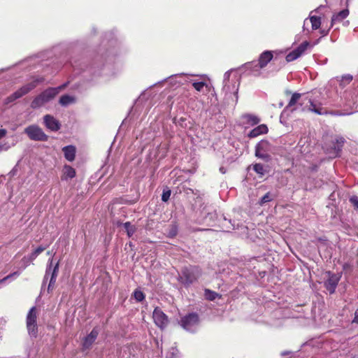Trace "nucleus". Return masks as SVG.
Instances as JSON below:
<instances>
[{
	"label": "nucleus",
	"mask_w": 358,
	"mask_h": 358,
	"mask_svg": "<svg viewBox=\"0 0 358 358\" xmlns=\"http://www.w3.org/2000/svg\"><path fill=\"white\" fill-rule=\"evenodd\" d=\"M243 118L245 120V123L251 126L256 125L260 122V119L257 116L251 114L244 115Z\"/></svg>",
	"instance_id": "obj_24"
},
{
	"label": "nucleus",
	"mask_w": 358,
	"mask_h": 358,
	"mask_svg": "<svg viewBox=\"0 0 358 358\" xmlns=\"http://www.w3.org/2000/svg\"><path fill=\"white\" fill-rule=\"evenodd\" d=\"M201 275V270L199 266H189L182 269L178 280L185 286L188 287L196 281Z\"/></svg>",
	"instance_id": "obj_2"
},
{
	"label": "nucleus",
	"mask_w": 358,
	"mask_h": 358,
	"mask_svg": "<svg viewBox=\"0 0 358 358\" xmlns=\"http://www.w3.org/2000/svg\"><path fill=\"white\" fill-rule=\"evenodd\" d=\"M38 257V255H36L34 251L30 254L29 257L27 259L26 257H24L22 261L24 262V265L22 268V269H24L28 265L29 262H31L34 260Z\"/></svg>",
	"instance_id": "obj_30"
},
{
	"label": "nucleus",
	"mask_w": 358,
	"mask_h": 358,
	"mask_svg": "<svg viewBox=\"0 0 358 358\" xmlns=\"http://www.w3.org/2000/svg\"><path fill=\"white\" fill-rule=\"evenodd\" d=\"M345 24H349V21H346V22H345Z\"/></svg>",
	"instance_id": "obj_46"
},
{
	"label": "nucleus",
	"mask_w": 358,
	"mask_h": 358,
	"mask_svg": "<svg viewBox=\"0 0 358 358\" xmlns=\"http://www.w3.org/2000/svg\"><path fill=\"white\" fill-rule=\"evenodd\" d=\"M192 86L194 88L198 91L201 92L204 87L207 86L206 83L205 82L201 81V82H192Z\"/></svg>",
	"instance_id": "obj_31"
},
{
	"label": "nucleus",
	"mask_w": 358,
	"mask_h": 358,
	"mask_svg": "<svg viewBox=\"0 0 358 358\" xmlns=\"http://www.w3.org/2000/svg\"><path fill=\"white\" fill-rule=\"evenodd\" d=\"M7 134V131L5 129H0V139L5 137Z\"/></svg>",
	"instance_id": "obj_42"
},
{
	"label": "nucleus",
	"mask_w": 358,
	"mask_h": 358,
	"mask_svg": "<svg viewBox=\"0 0 358 358\" xmlns=\"http://www.w3.org/2000/svg\"><path fill=\"white\" fill-rule=\"evenodd\" d=\"M21 272L19 271L13 272L6 277L3 278L0 280V289L3 288L4 286L8 285L11 281L16 279L20 275Z\"/></svg>",
	"instance_id": "obj_22"
},
{
	"label": "nucleus",
	"mask_w": 358,
	"mask_h": 358,
	"mask_svg": "<svg viewBox=\"0 0 358 358\" xmlns=\"http://www.w3.org/2000/svg\"><path fill=\"white\" fill-rule=\"evenodd\" d=\"M270 143L268 141L262 140L255 146V156L264 161L268 162L271 159Z\"/></svg>",
	"instance_id": "obj_9"
},
{
	"label": "nucleus",
	"mask_w": 358,
	"mask_h": 358,
	"mask_svg": "<svg viewBox=\"0 0 358 358\" xmlns=\"http://www.w3.org/2000/svg\"><path fill=\"white\" fill-rule=\"evenodd\" d=\"M199 324L198 314L195 313H189L181 318L180 325L187 331L194 332L197 329Z\"/></svg>",
	"instance_id": "obj_6"
},
{
	"label": "nucleus",
	"mask_w": 358,
	"mask_h": 358,
	"mask_svg": "<svg viewBox=\"0 0 358 358\" xmlns=\"http://www.w3.org/2000/svg\"><path fill=\"white\" fill-rule=\"evenodd\" d=\"M301 96V94L296 93V92L294 93L285 109H287L288 107H291V106L295 105L298 102V101L299 100Z\"/></svg>",
	"instance_id": "obj_29"
},
{
	"label": "nucleus",
	"mask_w": 358,
	"mask_h": 358,
	"mask_svg": "<svg viewBox=\"0 0 358 358\" xmlns=\"http://www.w3.org/2000/svg\"><path fill=\"white\" fill-rule=\"evenodd\" d=\"M171 196V190L166 189L164 190L162 195V200L164 202H166L169 201Z\"/></svg>",
	"instance_id": "obj_38"
},
{
	"label": "nucleus",
	"mask_w": 358,
	"mask_h": 358,
	"mask_svg": "<svg viewBox=\"0 0 358 358\" xmlns=\"http://www.w3.org/2000/svg\"><path fill=\"white\" fill-rule=\"evenodd\" d=\"M326 275L327 278L324 282V286L330 294H334L341 278L342 274L327 271Z\"/></svg>",
	"instance_id": "obj_12"
},
{
	"label": "nucleus",
	"mask_w": 358,
	"mask_h": 358,
	"mask_svg": "<svg viewBox=\"0 0 358 358\" xmlns=\"http://www.w3.org/2000/svg\"><path fill=\"white\" fill-rule=\"evenodd\" d=\"M24 132L31 141H46L48 139V136L38 125L35 124L27 127Z\"/></svg>",
	"instance_id": "obj_5"
},
{
	"label": "nucleus",
	"mask_w": 358,
	"mask_h": 358,
	"mask_svg": "<svg viewBox=\"0 0 358 358\" xmlns=\"http://www.w3.org/2000/svg\"><path fill=\"white\" fill-rule=\"evenodd\" d=\"M52 259H49L48 265L45 271V275L43 279V283H45L48 280L49 275H50V279L48 287V292L53 289L59 271V262H57L55 265L52 266Z\"/></svg>",
	"instance_id": "obj_7"
},
{
	"label": "nucleus",
	"mask_w": 358,
	"mask_h": 358,
	"mask_svg": "<svg viewBox=\"0 0 358 358\" xmlns=\"http://www.w3.org/2000/svg\"><path fill=\"white\" fill-rule=\"evenodd\" d=\"M349 15L348 9H344L338 13L334 15L331 17V27L337 22H340Z\"/></svg>",
	"instance_id": "obj_21"
},
{
	"label": "nucleus",
	"mask_w": 358,
	"mask_h": 358,
	"mask_svg": "<svg viewBox=\"0 0 358 358\" xmlns=\"http://www.w3.org/2000/svg\"><path fill=\"white\" fill-rule=\"evenodd\" d=\"M152 317L155 324L160 329L165 328L169 324L167 315L158 307L155 308Z\"/></svg>",
	"instance_id": "obj_13"
},
{
	"label": "nucleus",
	"mask_w": 358,
	"mask_h": 358,
	"mask_svg": "<svg viewBox=\"0 0 358 358\" xmlns=\"http://www.w3.org/2000/svg\"><path fill=\"white\" fill-rule=\"evenodd\" d=\"M331 27L330 26V27H329L328 29H322L320 30V33H321V34H322L323 36H327V35L329 34V30H330Z\"/></svg>",
	"instance_id": "obj_41"
},
{
	"label": "nucleus",
	"mask_w": 358,
	"mask_h": 358,
	"mask_svg": "<svg viewBox=\"0 0 358 358\" xmlns=\"http://www.w3.org/2000/svg\"><path fill=\"white\" fill-rule=\"evenodd\" d=\"M62 151L64 155V157L69 162H73L76 157V148L73 145L64 146L62 148Z\"/></svg>",
	"instance_id": "obj_20"
},
{
	"label": "nucleus",
	"mask_w": 358,
	"mask_h": 358,
	"mask_svg": "<svg viewBox=\"0 0 358 358\" xmlns=\"http://www.w3.org/2000/svg\"><path fill=\"white\" fill-rule=\"evenodd\" d=\"M272 59L273 54L271 51L266 50L263 52L259 57L258 64H255L256 71L264 68Z\"/></svg>",
	"instance_id": "obj_17"
},
{
	"label": "nucleus",
	"mask_w": 358,
	"mask_h": 358,
	"mask_svg": "<svg viewBox=\"0 0 358 358\" xmlns=\"http://www.w3.org/2000/svg\"><path fill=\"white\" fill-rule=\"evenodd\" d=\"M44 80L45 79L43 77L34 78L31 82L24 85V86L18 89L17 91L13 92L12 94H10L9 96H8L6 99V102L10 103L17 99L21 98L22 96L28 94L29 92L36 88L38 85L43 83Z\"/></svg>",
	"instance_id": "obj_3"
},
{
	"label": "nucleus",
	"mask_w": 358,
	"mask_h": 358,
	"mask_svg": "<svg viewBox=\"0 0 358 358\" xmlns=\"http://www.w3.org/2000/svg\"><path fill=\"white\" fill-rule=\"evenodd\" d=\"M232 70L227 71L224 75L223 80V91L227 94H238V87H239V79L238 76H234V77L230 80V76Z\"/></svg>",
	"instance_id": "obj_4"
},
{
	"label": "nucleus",
	"mask_w": 358,
	"mask_h": 358,
	"mask_svg": "<svg viewBox=\"0 0 358 358\" xmlns=\"http://www.w3.org/2000/svg\"><path fill=\"white\" fill-rule=\"evenodd\" d=\"M268 131V127L266 124H260L252 129L248 134V136L250 138H256L259 135L266 134Z\"/></svg>",
	"instance_id": "obj_18"
},
{
	"label": "nucleus",
	"mask_w": 358,
	"mask_h": 358,
	"mask_svg": "<svg viewBox=\"0 0 358 358\" xmlns=\"http://www.w3.org/2000/svg\"><path fill=\"white\" fill-rule=\"evenodd\" d=\"M45 250V247H43V246H39L38 247L36 250H34V252L39 255L42 252H43L44 250Z\"/></svg>",
	"instance_id": "obj_39"
},
{
	"label": "nucleus",
	"mask_w": 358,
	"mask_h": 358,
	"mask_svg": "<svg viewBox=\"0 0 358 358\" xmlns=\"http://www.w3.org/2000/svg\"><path fill=\"white\" fill-rule=\"evenodd\" d=\"M258 64V62L253 61L251 62L246 63L244 66L245 69L248 71H250V73L255 76H258L261 74V69H259L258 71H256V65Z\"/></svg>",
	"instance_id": "obj_23"
},
{
	"label": "nucleus",
	"mask_w": 358,
	"mask_h": 358,
	"mask_svg": "<svg viewBox=\"0 0 358 358\" xmlns=\"http://www.w3.org/2000/svg\"><path fill=\"white\" fill-rule=\"evenodd\" d=\"M253 170L260 176H264L265 173L264 167L262 164H255L253 166Z\"/></svg>",
	"instance_id": "obj_32"
},
{
	"label": "nucleus",
	"mask_w": 358,
	"mask_h": 358,
	"mask_svg": "<svg viewBox=\"0 0 358 358\" xmlns=\"http://www.w3.org/2000/svg\"><path fill=\"white\" fill-rule=\"evenodd\" d=\"M76 170L69 165H64L61 177L62 180H68L76 177Z\"/></svg>",
	"instance_id": "obj_19"
},
{
	"label": "nucleus",
	"mask_w": 358,
	"mask_h": 358,
	"mask_svg": "<svg viewBox=\"0 0 358 358\" xmlns=\"http://www.w3.org/2000/svg\"><path fill=\"white\" fill-rule=\"evenodd\" d=\"M62 87H49L34 98L31 102L30 106L33 109H38L44 106L46 103L51 101L59 94Z\"/></svg>",
	"instance_id": "obj_1"
},
{
	"label": "nucleus",
	"mask_w": 358,
	"mask_h": 358,
	"mask_svg": "<svg viewBox=\"0 0 358 358\" xmlns=\"http://www.w3.org/2000/svg\"><path fill=\"white\" fill-rule=\"evenodd\" d=\"M43 124L45 127L52 131H57L61 128V124L59 120L51 115H45L43 116Z\"/></svg>",
	"instance_id": "obj_15"
},
{
	"label": "nucleus",
	"mask_w": 358,
	"mask_h": 358,
	"mask_svg": "<svg viewBox=\"0 0 358 358\" xmlns=\"http://www.w3.org/2000/svg\"><path fill=\"white\" fill-rule=\"evenodd\" d=\"M352 80V76L350 75H345L342 76L341 80V85L345 86L349 84Z\"/></svg>",
	"instance_id": "obj_36"
},
{
	"label": "nucleus",
	"mask_w": 358,
	"mask_h": 358,
	"mask_svg": "<svg viewBox=\"0 0 358 358\" xmlns=\"http://www.w3.org/2000/svg\"><path fill=\"white\" fill-rule=\"evenodd\" d=\"M99 331L96 327H94L92 331L84 338V340L83 341V348L85 350L90 349L92 344L96 341L98 335H99Z\"/></svg>",
	"instance_id": "obj_16"
},
{
	"label": "nucleus",
	"mask_w": 358,
	"mask_h": 358,
	"mask_svg": "<svg viewBox=\"0 0 358 358\" xmlns=\"http://www.w3.org/2000/svg\"><path fill=\"white\" fill-rule=\"evenodd\" d=\"M220 171L222 173H226V169H225L224 167H220Z\"/></svg>",
	"instance_id": "obj_45"
},
{
	"label": "nucleus",
	"mask_w": 358,
	"mask_h": 358,
	"mask_svg": "<svg viewBox=\"0 0 358 358\" xmlns=\"http://www.w3.org/2000/svg\"><path fill=\"white\" fill-rule=\"evenodd\" d=\"M273 199V196L271 194L270 192H267L266 194H264L260 199L259 203L261 205H263Z\"/></svg>",
	"instance_id": "obj_35"
},
{
	"label": "nucleus",
	"mask_w": 358,
	"mask_h": 358,
	"mask_svg": "<svg viewBox=\"0 0 358 358\" xmlns=\"http://www.w3.org/2000/svg\"><path fill=\"white\" fill-rule=\"evenodd\" d=\"M176 234H177V229H176V227H173V228L170 230V231H169V236L170 237H173V236H175L176 235Z\"/></svg>",
	"instance_id": "obj_40"
},
{
	"label": "nucleus",
	"mask_w": 358,
	"mask_h": 358,
	"mask_svg": "<svg viewBox=\"0 0 358 358\" xmlns=\"http://www.w3.org/2000/svg\"><path fill=\"white\" fill-rule=\"evenodd\" d=\"M15 145V143L13 142L12 144H10L8 142H3L0 143V152L2 151H7L11 147H13Z\"/></svg>",
	"instance_id": "obj_33"
},
{
	"label": "nucleus",
	"mask_w": 358,
	"mask_h": 358,
	"mask_svg": "<svg viewBox=\"0 0 358 358\" xmlns=\"http://www.w3.org/2000/svg\"><path fill=\"white\" fill-rule=\"evenodd\" d=\"M308 103H310L308 106H307V110L314 113L319 115H326L327 114L341 115V113H335L332 112H329L325 107H324V103L315 99H308Z\"/></svg>",
	"instance_id": "obj_8"
},
{
	"label": "nucleus",
	"mask_w": 358,
	"mask_h": 358,
	"mask_svg": "<svg viewBox=\"0 0 358 358\" xmlns=\"http://www.w3.org/2000/svg\"><path fill=\"white\" fill-rule=\"evenodd\" d=\"M75 101V98L72 96L65 94L60 97L59 103L63 106H66L69 104L73 103Z\"/></svg>",
	"instance_id": "obj_25"
},
{
	"label": "nucleus",
	"mask_w": 358,
	"mask_h": 358,
	"mask_svg": "<svg viewBox=\"0 0 358 358\" xmlns=\"http://www.w3.org/2000/svg\"><path fill=\"white\" fill-rule=\"evenodd\" d=\"M349 201L352 203L355 209L358 210V196H352L349 199Z\"/></svg>",
	"instance_id": "obj_37"
},
{
	"label": "nucleus",
	"mask_w": 358,
	"mask_h": 358,
	"mask_svg": "<svg viewBox=\"0 0 358 358\" xmlns=\"http://www.w3.org/2000/svg\"><path fill=\"white\" fill-rule=\"evenodd\" d=\"M309 46L310 43L308 41L301 43L296 49L287 55L286 61L290 62L298 59L306 52Z\"/></svg>",
	"instance_id": "obj_14"
},
{
	"label": "nucleus",
	"mask_w": 358,
	"mask_h": 358,
	"mask_svg": "<svg viewBox=\"0 0 358 358\" xmlns=\"http://www.w3.org/2000/svg\"><path fill=\"white\" fill-rule=\"evenodd\" d=\"M232 226H233V229H235V226H234V224H232Z\"/></svg>",
	"instance_id": "obj_47"
},
{
	"label": "nucleus",
	"mask_w": 358,
	"mask_h": 358,
	"mask_svg": "<svg viewBox=\"0 0 358 358\" xmlns=\"http://www.w3.org/2000/svg\"><path fill=\"white\" fill-rule=\"evenodd\" d=\"M353 358H358V357H353Z\"/></svg>",
	"instance_id": "obj_48"
},
{
	"label": "nucleus",
	"mask_w": 358,
	"mask_h": 358,
	"mask_svg": "<svg viewBox=\"0 0 358 358\" xmlns=\"http://www.w3.org/2000/svg\"><path fill=\"white\" fill-rule=\"evenodd\" d=\"M178 76V75H175V76H170V77H169V79H170V80H171V83H173L174 78H175V77H176V76Z\"/></svg>",
	"instance_id": "obj_44"
},
{
	"label": "nucleus",
	"mask_w": 358,
	"mask_h": 358,
	"mask_svg": "<svg viewBox=\"0 0 358 358\" xmlns=\"http://www.w3.org/2000/svg\"><path fill=\"white\" fill-rule=\"evenodd\" d=\"M353 322L358 324V308L357 309V310L355 313V317L353 320Z\"/></svg>",
	"instance_id": "obj_43"
},
{
	"label": "nucleus",
	"mask_w": 358,
	"mask_h": 358,
	"mask_svg": "<svg viewBox=\"0 0 358 358\" xmlns=\"http://www.w3.org/2000/svg\"><path fill=\"white\" fill-rule=\"evenodd\" d=\"M36 307H32L27 316V327L29 335L36 337L38 332Z\"/></svg>",
	"instance_id": "obj_11"
},
{
	"label": "nucleus",
	"mask_w": 358,
	"mask_h": 358,
	"mask_svg": "<svg viewBox=\"0 0 358 358\" xmlns=\"http://www.w3.org/2000/svg\"><path fill=\"white\" fill-rule=\"evenodd\" d=\"M124 228L129 237H131L136 231V227L131 224L129 222L123 224Z\"/></svg>",
	"instance_id": "obj_28"
},
{
	"label": "nucleus",
	"mask_w": 358,
	"mask_h": 358,
	"mask_svg": "<svg viewBox=\"0 0 358 358\" xmlns=\"http://www.w3.org/2000/svg\"><path fill=\"white\" fill-rule=\"evenodd\" d=\"M345 142V140L343 137H336L335 141L332 142V145H331L329 148H325L326 153L329 155V157L331 158L338 157Z\"/></svg>",
	"instance_id": "obj_10"
},
{
	"label": "nucleus",
	"mask_w": 358,
	"mask_h": 358,
	"mask_svg": "<svg viewBox=\"0 0 358 358\" xmlns=\"http://www.w3.org/2000/svg\"><path fill=\"white\" fill-rule=\"evenodd\" d=\"M134 296L135 299L138 302L143 301L145 299V294L143 293V292L138 289H136L134 292Z\"/></svg>",
	"instance_id": "obj_34"
},
{
	"label": "nucleus",
	"mask_w": 358,
	"mask_h": 358,
	"mask_svg": "<svg viewBox=\"0 0 358 358\" xmlns=\"http://www.w3.org/2000/svg\"><path fill=\"white\" fill-rule=\"evenodd\" d=\"M310 22L312 25V29L316 30L320 28L321 25V20L320 17L311 16L310 17Z\"/></svg>",
	"instance_id": "obj_27"
},
{
	"label": "nucleus",
	"mask_w": 358,
	"mask_h": 358,
	"mask_svg": "<svg viewBox=\"0 0 358 358\" xmlns=\"http://www.w3.org/2000/svg\"><path fill=\"white\" fill-rule=\"evenodd\" d=\"M204 296L205 298L209 301H214L216 298L220 296L217 292L211 291L208 289H206L204 290Z\"/></svg>",
	"instance_id": "obj_26"
}]
</instances>
